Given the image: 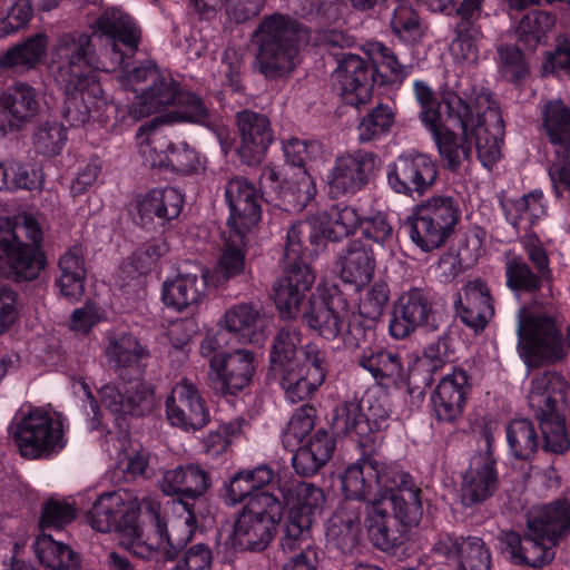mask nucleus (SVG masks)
<instances>
[{
	"label": "nucleus",
	"mask_w": 570,
	"mask_h": 570,
	"mask_svg": "<svg viewBox=\"0 0 570 570\" xmlns=\"http://www.w3.org/2000/svg\"><path fill=\"white\" fill-rule=\"evenodd\" d=\"M92 32L62 35L53 50L55 79L65 94L62 118L70 127L92 121L120 132L141 117L174 106L181 122L202 126L214 134L225 155L232 150L230 132L220 115L210 110L196 94L184 90L170 75L148 62L127 70V82L138 105H119L104 88L100 72L127 69V55L135 53L141 39L136 20L117 8L104 10L91 26Z\"/></svg>",
	"instance_id": "f257e3e1"
},
{
	"label": "nucleus",
	"mask_w": 570,
	"mask_h": 570,
	"mask_svg": "<svg viewBox=\"0 0 570 570\" xmlns=\"http://www.w3.org/2000/svg\"><path fill=\"white\" fill-rule=\"evenodd\" d=\"M358 449L361 456L341 476L343 501L361 502L372 544L395 552L422 519L421 489L410 473L379 462L365 448Z\"/></svg>",
	"instance_id": "f03ea898"
},
{
	"label": "nucleus",
	"mask_w": 570,
	"mask_h": 570,
	"mask_svg": "<svg viewBox=\"0 0 570 570\" xmlns=\"http://www.w3.org/2000/svg\"><path fill=\"white\" fill-rule=\"evenodd\" d=\"M413 90L420 106L419 118L432 135L443 167L456 171L462 161L470 158L472 145L485 168H492L501 159L504 122L495 115L493 131L489 129L483 114L474 112L472 106L461 96L456 80L453 86L446 81L435 91L423 80H414Z\"/></svg>",
	"instance_id": "7ed1b4c3"
},
{
	"label": "nucleus",
	"mask_w": 570,
	"mask_h": 570,
	"mask_svg": "<svg viewBox=\"0 0 570 570\" xmlns=\"http://www.w3.org/2000/svg\"><path fill=\"white\" fill-rule=\"evenodd\" d=\"M325 498L318 487L298 480H278V494H261L238 512L233 546L240 551H264L281 534L283 551H295L312 537V524Z\"/></svg>",
	"instance_id": "20e7f679"
},
{
	"label": "nucleus",
	"mask_w": 570,
	"mask_h": 570,
	"mask_svg": "<svg viewBox=\"0 0 570 570\" xmlns=\"http://www.w3.org/2000/svg\"><path fill=\"white\" fill-rule=\"evenodd\" d=\"M316 41L335 57L334 86L344 104L352 107L360 108L367 104L375 86H400L410 75V67L402 65L392 49L380 41L367 43V59L348 51L335 52L336 49L344 50L356 43L355 37L346 30H318Z\"/></svg>",
	"instance_id": "39448f33"
},
{
	"label": "nucleus",
	"mask_w": 570,
	"mask_h": 570,
	"mask_svg": "<svg viewBox=\"0 0 570 570\" xmlns=\"http://www.w3.org/2000/svg\"><path fill=\"white\" fill-rule=\"evenodd\" d=\"M297 325L281 327L271 345V368L279 374L285 399L298 403L308 399L324 383L328 372L326 351L315 343L302 345Z\"/></svg>",
	"instance_id": "423d86ee"
},
{
	"label": "nucleus",
	"mask_w": 570,
	"mask_h": 570,
	"mask_svg": "<svg viewBox=\"0 0 570 570\" xmlns=\"http://www.w3.org/2000/svg\"><path fill=\"white\" fill-rule=\"evenodd\" d=\"M569 533L570 488L529 517L523 535L512 530L505 532L502 550L514 564L541 568L552 561L554 547Z\"/></svg>",
	"instance_id": "0eeeda50"
},
{
	"label": "nucleus",
	"mask_w": 570,
	"mask_h": 570,
	"mask_svg": "<svg viewBox=\"0 0 570 570\" xmlns=\"http://www.w3.org/2000/svg\"><path fill=\"white\" fill-rule=\"evenodd\" d=\"M307 327L327 341L341 338L347 348H363L376 337L377 321L351 312L350 303L337 285L322 289L312 299L306 315Z\"/></svg>",
	"instance_id": "6e6552de"
},
{
	"label": "nucleus",
	"mask_w": 570,
	"mask_h": 570,
	"mask_svg": "<svg viewBox=\"0 0 570 570\" xmlns=\"http://www.w3.org/2000/svg\"><path fill=\"white\" fill-rule=\"evenodd\" d=\"M43 240L32 214L0 217V272L18 283L36 281L47 266Z\"/></svg>",
	"instance_id": "1a4fd4ad"
},
{
	"label": "nucleus",
	"mask_w": 570,
	"mask_h": 570,
	"mask_svg": "<svg viewBox=\"0 0 570 570\" xmlns=\"http://www.w3.org/2000/svg\"><path fill=\"white\" fill-rule=\"evenodd\" d=\"M302 23L288 14L265 16L253 33L256 47L255 66L268 80L283 78L296 66Z\"/></svg>",
	"instance_id": "9d476101"
},
{
	"label": "nucleus",
	"mask_w": 570,
	"mask_h": 570,
	"mask_svg": "<svg viewBox=\"0 0 570 570\" xmlns=\"http://www.w3.org/2000/svg\"><path fill=\"white\" fill-rule=\"evenodd\" d=\"M142 502L132 490L118 489L101 493L89 511L92 529L102 533L116 532L128 539L132 553L145 560L158 554V543L144 541L139 523Z\"/></svg>",
	"instance_id": "9b49d317"
},
{
	"label": "nucleus",
	"mask_w": 570,
	"mask_h": 570,
	"mask_svg": "<svg viewBox=\"0 0 570 570\" xmlns=\"http://www.w3.org/2000/svg\"><path fill=\"white\" fill-rule=\"evenodd\" d=\"M360 225V212L355 206L337 203L318 210L306 220L293 223L286 233L289 254L304 250L305 256L317 257L328 243H338L355 234Z\"/></svg>",
	"instance_id": "f8f14e48"
},
{
	"label": "nucleus",
	"mask_w": 570,
	"mask_h": 570,
	"mask_svg": "<svg viewBox=\"0 0 570 570\" xmlns=\"http://www.w3.org/2000/svg\"><path fill=\"white\" fill-rule=\"evenodd\" d=\"M85 410L90 416L89 429L105 431L101 406L109 411L121 428L119 420L127 416H145L156 407L154 386L140 379L108 383L98 390L99 402L90 393H87Z\"/></svg>",
	"instance_id": "ddd939ff"
},
{
	"label": "nucleus",
	"mask_w": 570,
	"mask_h": 570,
	"mask_svg": "<svg viewBox=\"0 0 570 570\" xmlns=\"http://www.w3.org/2000/svg\"><path fill=\"white\" fill-rule=\"evenodd\" d=\"M296 255L289 254V242L286 239L282 258L283 275L274 285V303L282 318H297L307 326L306 315L312 299L322 289H330L331 286L318 285L312 292L315 283V274L311 267L314 257L305 256L304 250H295Z\"/></svg>",
	"instance_id": "4468645a"
},
{
	"label": "nucleus",
	"mask_w": 570,
	"mask_h": 570,
	"mask_svg": "<svg viewBox=\"0 0 570 570\" xmlns=\"http://www.w3.org/2000/svg\"><path fill=\"white\" fill-rule=\"evenodd\" d=\"M390 400L383 393H367L358 403L345 402L334 410L332 426L337 435L355 439L357 448L375 453L379 432L389 426Z\"/></svg>",
	"instance_id": "2eb2a0df"
},
{
	"label": "nucleus",
	"mask_w": 570,
	"mask_h": 570,
	"mask_svg": "<svg viewBox=\"0 0 570 570\" xmlns=\"http://www.w3.org/2000/svg\"><path fill=\"white\" fill-rule=\"evenodd\" d=\"M443 316L439 293L428 285H413L394 301L389 334L395 340H404L416 331L436 332L443 323Z\"/></svg>",
	"instance_id": "dca6fc26"
},
{
	"label": "nucleus",
	"mask_w": 570,
	"mask_h": 570,
	"mask_svg": "<svg viewBox=\"0 0 570 570\" xmlns=\"http://www.w3.org/2000/svg\"><path fill=\"white\" fill-rule=\"evenodd\" d=\"M461 217V209L453 197L433 196L416 205L404 223L411 240L424 253L445 244Z\"/></svg>",
	"instance_id": "f3484780"
},
{
	"label": "nucleus",
	"mask_w": 570,
	"mask_h": 570,
	"mask_svg": "<svg viewBox=\"0 0 570 570\" xmlns=\"http://www.w3.org/2000/svg\"><path fill=\"white\" fill-rule=\"evenodd\" d=\"M159 118L144 122L136 132L141 153L151 168L189 176L205 169L204 157L187 142L167 141L159 132Z\"/></svg>",
	"instance_id": "a211bd4d"
},
{
	"label": "nucleus",
	"mask_w": 570,
	"mask_h": 570,
	"mask_svg": "<svg viewBox=\"0 0 570 570\" xmlns=\"http://www.w3.org/2000/svg\"><path fill=\"white\" fill-rule=\"evenodd\" d=\"M517 334L520 355L529 366L554 364L568 355L562 333L548 314L522 315Z\"/></svg>",
	"instance_id": "6ab92c4d"
},
{
	"label": "nucleus",
	"mask_w": 570,
	"mask_h": 570,
	"mask_svg": "<svg viewBox=\"0 0 570 570\" xmlns=\"http://www.w3.org/2000/svg\"><path fill=\"white\" fill-rule=\"evenodd\" d=\"M507 442L511 454L519 461H532L539 451L563 454L570 443L566 425L556 422L552 425L537 426L529 419H514L507 425Z\"/></svg>",
	"instance_id": "aec40b11"
},
{
	"label": "nucleus",
	"mask_w": 570,
	"mask_h": 570,
	"mask_svg": "<svg viewBox=\"0 0 570 570\" xmlns=\"http://www.w3.org/2000/svg\"><path fill=\"white\" fill-rule=\"evenodd\" d=\"M12 438L26 459L49 458L66 446L62 422L40 410L31 411L12 431Z\"/></svg>",
	"instance_id": "412c9836"
},
{
	"label": "nucleus",
	"mask_w": 570,
	"mask_h": 570,
	"mask_svg": "<svg viewBox=\"0 0 570 570\" xmlns=\"http://www.w3.org/2000/svg\"><path fill=\"white\" fill-rule=\"evenodd\" d=\"M147 510V517L157 535V543L164 544L167 560H176L183 549L191 541L197 529V518L194 504L184 500H177L175 511L179 515L165 519L160 514V507L149 501H141Z\"/></svg>",
	"instance_id": "4be33fe9"
},
{
	"label": "nucleus",
	"mask_w": 570,
	"mask_h": 570,
	"mask_svg": "<svg viewBox=\"0 0 570 570\" xmlns=\"http://www.w3.org/2000/svg\"><path fill=\"white\" fill-rule=\"evenodd\" d=\"M439 165L422 153H403L387 166L389 187L396 194L411 198L423 196L435 184Z\"/></svg>",
	"instance_id": "5701e85b"
},
{
	"label": "nucleus",
	"mask_w": 570,
	"mask_h": 570,
	"mask_svg": "<svg viewBox=\"0 0 570 570\" xmlns=\"http://www.w3.org/2000/svg\"><path fill=\"white\" fill-rule=\"evenodd\" d=\"M203 357L208 360V377L217 393L235 396L252 382L255 373L253 352L242 348L228 352L224 346Z\"/></svg>",
	"instance_id": "b1692460"
},
{
	"label": "nucleus",
	"mask_w": 570,
	"mask_h": 570,
	"mask_svg": "<svg viewBox=\"0 0 570 570\" xmlns=\"http://www.w3.org/2000/svg\"><path fill=\"white\" fill-rule=\"evenodd\" d=\"M185 204V194L166 186L153 188L136 199L135 223L147 232L164 234L178 220Z\"/></svg>",
	"instance_id": "393cba45"
},
{
	"label": "nucleus",
	"mask_w": 570,
	"mask_h": 570,
	"mask_svg": "<svg viewBox=\"0 0 570 570\" xmlns=\"http://www.w3.org/2000/svg\"><path fill=\"white\" fill-rule=\"evenodd\" d=\"M224 195L229 209V232L243 242L262 218L263 194L254 183L236 177L226 184Z\"/></svg>",
	"instance_id": "a878e982"
},
{
	"label": "nucleus",
	"mask_w": 570,
	"mask_h": 570,
	"mask_svg": "<svg viewBox=\"0 0 570 570\" xmlns=\"http://www.w3.org/2000/svg\"><path fill=\"white\" fill-rule=\"evenodd\" d=\"M168 423L184 432L202 430L210 421V412L199 390L187 379H183L165 400Z\"/></svg>",
	"instance_id": "bb28decb"
},
{
	"label": "nucleus",
	"mask_w": 570,
	"mask_h": 570,
	"mask_svg": "<svg viewBox=\"0 0 570 570\" xmlns=\"http://www.w3.org/2000/svg\"><path fill=\"white\" fill-rule=\"evenodd\" d=\"M472 391L471 375L460 366H452L430 393V407L438 422L455 424L463 415Z\"/></svg>",
	"instance_id": "cd10ccee"
},
{
	"label": "nucleus",
	"mask_w": 570,
	"mask_h": 570,
	"mask_svg": "<svg viewBox=\"0 0 570 570\" xmlns=\"http://www.w3.org/2000/svg\"><path fill=\"white\" fill-rule=\"evenodd\" d=\"M432 551L446 563L455 564L456 570H490L492 567L490 548L478 535L441 533Z\"/></svg>",
	"instance_id": "c85d7f7f"
},
{
	"label": "nucleus",
	"mask_w": 570,
	"mask_h": 570,
	"mask_svg": "<svg viewBox=\"0 0 570 570\" xmlns=\"http://www.w3.org/2000/svg\"><path fill=\"white\" fill-rule=\"evenodd\" d=\"M381 158L365 150H356L336 157L330 175V191L334 197L354 195L375 176Z\"/></svg>",
	"instance_id": "c756f323"
},
{
	"label": "nucleus",
	"mask_w": 570,
	"mask_h": 570,
	"mask_svg": "<svg viewBox=\"0 0 570 570\" xmlns=\"http://www.w3.org/2000/svg\"><path fill=\"white\" fill-rule=\"evenodd\" d=\"M239 141L236 154L242 165L255 167L262 164L274 141V131L267 116L243 109L235 116Z\"/></svg>",
	"instance_id": "7c9ffc66"
},
{
	"label": "nucleus",
	"mask_w": 570,
	"mask_h": 570,
	"mask_svg": "<svg viewBox=\"0 0 570 570\" xmlns=\"http://www.w3.org/2000/svg\"><path fill=\"white\" fill-rule=\"evenodd\" d=\"M500 488L498 458L489 452H474L462 475L461 501L465 508L482 504Z\"/></svg>",
	"instance_id": "2f4dec72"
},
{
	"label": "nucleus",
	"mask_w": 570,
	"mask_h": 570,
	"mask_svg": "<svg viewBox=\"0 0 570 570\" xmlns=\"http://www.w3.org/2000/svg\"><path fill=\"white\" fill-rule=\"evenodd\" d=\"M454 358V338L444 332L436 341L428 344L409 367L406 379L410 394L423 396L434 382V375Z\"/></svg>",
	"instance_id": "473e14b6"
},
{
	"label": "nucleus",
	"mask_w": 570,
	"mask_h": 570,
	"mask_svg": "<svg viewBox=\"0 0 570 570\" xmlns=\"http://www.w3.org/2000/svg\"><path fill=\"white\" fill-rule=\"evenodd\" d=\"M363 504L357 501H342L328 519L326 527L327 544L343 556H353L363 548Z\"/></svg>",
	"instance_id": "72a5a7b5"
},
{
	"label": "nucleus",
	"mask_w": 570,
	"mask_h": 570,
	"mask_svg": "<svg viewBox=\"0 0 570 570\" xmlns=\"http://www.w3.org/2000/svg\"><path fill=\"white\" fill-rule=\"evenodd\" d=\"M258 311L250 303L236 304L225 312L224 326L215 333H207L200 344V354L208 355L229 344L235 338L238 342H250L255 333Z\"/></svg>",
	"instance_id": "f704fd0d"
},
{
	"label": "nucleus",
	"mask_w": 570,
	"mask_h": 570,
	"mask_svg": "<svg viewBox=\"0 0 570 570\" xmlns=\"http://www.w3.org/2000/svg\"><path fill=\"white\" fill-rule=\"evenodd\" d=\"M198 272L178 273L174 279L164 282L161 301L166 307L188 314L197 311L209 283V271L198 268Z\"/></svg>",
	"instance_id": "c9c22d12"
},
{
	"label": "nucleus",
	"mask_w": 570,
	"mask_h": 570,
	"mask_svg": "<svg viewBox=\"0 0 570 570\" xmlns=\"http://www.w3.org/2000/svg\"><path fill=\"white\" fill-rule=\"evenodd\" d=\"M261 185L271 187L287 212L303 210L317 193L315 180L308 170H299L281 181L278 173L267 168L262 173Z\"/></svg>",
	"instance_id": "e433bc0d"
},
{
	"label": "nucleus",
	"mask_w": 570,
	"mask_h": 570,
	"mask_svg": "<svg viewBox=\"0 0 570 570\" xmlns=\"http://www.w3.org/2000/svg\"><path fill=\"white\" fill-rule=\"evenodd\" d=\"M278 480L282 481L268 464H262L252 470H242L224 483L220 497L227 505L246 504L261 494H272L264 488L274 481L278 482Z\"/></svg>",
	"instance_id": "4c0bfd02"
},
{
	"label": "nucleus",
	"mask_w": 570,
	"mask_h": 570,
	"mask_svg": "<svg viewBox=\"0 0 570 570\" xmlns=\"http://www.w3.org/2000/svg\"><path fill=\"white\" fill-rule=\"evenodd\" d=\"M335 434L323 428L312 433L292 455L294 471L301 476H313L325 466L336 450Z\"/></svg>",
	"instance_id": "58836bf2"
},
{
	"label": "nucleus",
	"mask_w": 570,
	"mask_h": 570,
	"mask_svg": "<svg viewBox=\"0 0 570 570\" xmlns=\"http://www.w3.org/2000/svg\"><path fill=\"white\" fill-rule=\"evenodd\" d=\"M458 314L464 325L475 333L483 331L494 314L493 299L487 284L481 279L469 282L459 296Z\"/></svg>",
	"instance_id": "ea45409f"
},
{
	"label": "nucleus",
	"mask_w": 570,
	"mask_h": 570,
	"mask_svg": "<svg viewBox=\"0 0 570 570\" xmlns=\"http://www.w3.org/2000/svg\"><path fill=\"white\" fill-rule=\"evenodd\" d=\"M340 278L344 284L360 291L368 284L375 268V257L371 245L361 239L351 240L338 258Z\"/></svg>",
	"instance_id": "a19ab883"
},
{
	"label": "nucleus",
	"mask_w": 570,
	"mask_h": 570,
	"mask_svg": "<svg viewBox=\"0 0 570 570\" xmlns=\"http://www.w3.org/2000/svg\"><path fill=\"white\" fill-rule=\"evenodd\" d=\"M48 37L38 32L0 53V70L26 73L38 68L47 56Z\"/></svg>",
	"instance_id": "79ce46f5"
},
{
	"label": "nucleus",
	"mask_w": 570,
	"mask_h": 570,
	"mask_svg": "<svg viewBox=\"0 0 570 570\" xmlns=\"http://www.w3.org/2000/svg\"><path fill=\"white\" fill-rule=\"evenodd\" d=\"M38 109V92L29 83L16 82L0 96V111L9 119L11 128L29 121Z\"/></svg>",
	"instance_id": "37998d69"
},
{
	"label": "nucleus",
	"mask_w": 570,
	"mask_h": 570,
	"mask_svg": "<svg viewBox=\"0 0 570 570\" xmlns=\"http://www.w3.org/2000/svg\"><path fill=\"white\" fill-rule=\"evenodd\" d=\"M61 272L56 281L59 293L69 303L78 302L85 292L86 267L82 248L72 246L59 259Z\"/></svg>",
	"instance_id": "c03bdc74"
},
{
	"label": "nucleus",
	"mask_w": 570,
	"mask_h": 570,
	"mask_svg": "<svg viewBox=\"0 0 570 570\" xmlns=\"http://www.w3.org/2000/svg\"><path fill=\"white\" fill-rule=\"evenodd\" d=\"M540 119L541 129L553 147L570 148V107L561 98L542 104Z\"/></svg>",
	"instance_id": "a18cd8bd"
},
{
	"label": "nucleus",
	"mask_w": 570,
	"mask_h": 570,
	"mask_svg": "<svg viewBox=\"0 0 570 570\" xmlns=\"http://www.w3.org/2000/svg\"><path fill=\"white\" fill-rule=\"evenodd\" d=\"M106 355L117 371L130 370L137 376L142 374L141 362L147 351L138 338L128 332H117L109 336Z\"/></svg>",
	"instance_id": "49530a36"
},
{
	"label": "nucleus",
	"mask_w": 570,
	"mask_h": 570,
	"mask_svg": "<svg viewBox=\"0 0 570 570\" xmlns=\"http://www.w3.org/2000/svg\"><path fill=\"white\" fill-rule=\"evenodd\" d=\"M505 286L515 295H534L548 281L543 279L521 256H513L505 262Z\"/></svg>",
	"instance_id": "de8ad7c7"
},
{
	"label": "nucleus",
	"mask_w": 570,
	"mask_h": 570,
	"mask_svg": "<svg viewBox=\"0 0 570 570\" xmlns=\"http://www.w3.org/2000/svg\"><path fill=\"white\" fill-rule=\"evenodd\" d=\"M247 236L240 242L235 235L229 232V237L225 242L223 253L214 267L212 278L216 286L223 285L225 282L235 278L245 271V246Z\"/></svg>",
	"instance_id": "09e8293b"
},
{
	"label": "nucleus",
	"mask_w": 570,
	"mask_h": 570,
	"mask_svg": "<svg viewBox=\"0 0 570 570\" xmlns=\"http://www.w3.org/2000/svg\"><path fill=\"white\" fill-rule=\"evenodd\" d=\"M315 417L316 409L311 404H304L294 412L281 434V442L286 451L294 453L312 435Z\"/></svg>",
	"instance_id": "8fccbe9b"
},
{
	"label": "nucleus",
	"mask_w": 570,
	"mask_h": 570,
	"mask_svg": "<svg viewBox=\"0 0 570 570\" xmlns=\"http://www.w3.org/2000/svg\"><path fill=\"white\" fill-rule=\"evenodd\" d=\"M36 553L40 563L52 570L70 569L78 564V556L69 546L45 533L37 539Z\"/></svg>",
	"instance_id": "3c124183"
},
{
	"label": "nucleus",
	"mask_w": 570,
	"mask_h": 570,
	"mask_svg": "<svg viewBox=\"0 0 570 570\" xmlns=\"http://www.w3.org/2000/svg\"><path fill=\"white\" fill-rule=\"evenodd\" d=\"M498 56L501 78L515 87L523 86L530 77V65L523 51L513 45H502Z\"/></svg>",
	"instance_id": "603ef678"
},
{
	"label": "nucleus",
	"mask_w": 570,
	"mask_h": 570,
	"mask_svg": "<svg viewBox=\"0 0 570 570\" xmlns=\"http://www.w3.org/2000/svg\"><path fill=\"white\" fill-rule=\"evenodd\" d=\"M395 121V114L387 104L380 102L372 108L357 126L358 140L363 144L386 137Z\"/></svg>",
	"instance_id": "864d4df0"
},
{
	"label": "nucleus",
	"mask_w": 570,
	"mask_h": 570,
	"mask_svg": "<svg viewBox=\"0 0 570 570\" xmlns=\"http://www.w3.org/2000/svg\"><path fill=\"white\" fill-rule=\"evenodd\" d=\"M391 29L401 42L410 46L420 42L424 35L419 13L405 3H400L394 9Z\"/></svg>",
	"instance_id": "5fc2aeb1"
},
{
	"label": "nucleus",
	"mask_w": 570,
	"mask_h": 570,
	"mask_svg": "<svg viewBox=\"0 0 570 570\" xmlns=\"http://www.w3.org/2000/svg\"><path fill=\"white\" fill-rule=\"evenodd\" d=\"M357 229L366 240L376 244L382 249H392L395 235L387 214L379 210L364 216L360 213Z\"/></svg>",
	"instance_id": "6e6d98bb"
},
{
	"label": "nucleus",
	"mask_w": 570,
	"mask_h": 570,
	"mask_svg": "<svg viewBox=\"0 0 570 570\" xmlns=\"http://www.w3.org/2000/svg\"><path fill=\"white\" fill-rule=\"evenodd\" d=\"M553 26L552 17L542 11H532L522 17L518 26V38L529 49H535L542 43L550 28Z\"/></svg>",
	"instance_id": "4d7b16f0"
},
{
	"label": "nucleus",
	"mask_w": 570,
	"mask_h": 570,
	"mask_svg": "<svg viewBox=\"0 0 570 570\" xmlns=\"http://www.w3.org/2000/svg\"><path fill=\"white\" fill-rule=\"evenodd\" d=\"M303 10L309 19L325 24L346 22L348 4L343 0H303Z\"/></svg>",
	"instance_id": "13d9d810"
},
{
	"label": "nucleus",
	"mask_w": 570,
	"mask_h": 570,
	"mask_svg": "<svg viewBox=\"0 0 570 570\" xmlns=\"http://www.w3.org/2000/svg\"><path fill=\"white\" fill-rule=\"evenodd\" d=\"M245 423L244 419L237 417L219 425L217 430L209 431L203 440L204 452L213 459L224 454L233 440L242 434Z\"/></svg>",
	"instance_id": "bf43d9fd"
},
{
	"label": "nucleus",
	"mask_w": 570,
	"mask_h": 570,
	"mask_svg": "<svg viewBox=\"0 0 570 570\" xmlns=\"http://www.w3.org/2000/svg\"><path fill=\"white\" fill-rule=\"evenodd\" d=\"M67 141V130L57 121H45L33 134V146L38 154L53 157L62 150Z\"/></svg>",
	"instance_id": "052dcab7"
},
{
	"label": "nucleus",
	"mask_w": 570,
	"mask_h": 570,
	"mask_svg": "<svg viewBox=\"0 0 570 570\" xmlns=\"http://www.w3.org/2000/svg\"><path fill=\"white\" fill-rule=\"evenodd\" d=\"M479 32L474 22H458L455 27V38L450 46L452 55L462 61L469 63L475 62L479 57Z\"/></svg>",
	"instance_id": "680f3d73"
},
{
	"label": "nucleus",
	"mask_w": 570,
	"mask_h": 570,
	"mask_svg": "<svg viewBox=\"0 0 570 570\" xmlns=\"http://www.w3.org/2000/svg\"><path fill=\"white\" fill-rule=\"evenodd\" d=\"M541 72L544 77L570 78V38L559 37L553 50L543 53Z\"/></svg>",
	"instance_id": "e2e57ef3"
},
{
	"label": "nucleus",
	"mask_w": 570,
	"mask_h": 570,
	"mask_svg": "<svg viewBox=\"0 0 570 570\" xmlns=\"http://www.w3.org/2000/svg\"><path fill=\"white\" fill-rule=\"evenodd\" d=\"M76 517L77 509L72 503L50 499L42 507L39 527L41 531H59L71 523Z\"/></svg>",
	"instance_id": "0e129e2a"
},
{
	"label": "nucleus",
	"mask_w": 570,
	"mask_h": 570,
	"mask_svg": "<svg viewBox=\"0 0 570 570\" xmlns=\"http://www.w3.org/2000/svg\"><path fill=\"white\" fill-rule=\"evenodd\" d=\"M391 298L389 284L383 281H374L360 297L357 312L379 321L383 315Z\"/></svg>",
	"instance_id": "69168bd1"
},
{
	"label": "nucleus",
	"mask_w": 570,
	"mask_h": 570,
	"mask_svg": "<svg viewBox=\"0 0 570 570\" xmlns=\"http://www.w3.org/2000/svg\"><path fill=\"white\" fill-rule=\"evenodd\" d=\"M168 250L169 245L164 238H151L136 248L131 255V265L139 274H147L157 267Z\"/></svg>",
	"instance_id": "338daca9"
},
{
	"label": "nucleus",
	"mask_w": 570,
	"mask_h": 570,
	"mask_svg": "<svg viewBox=\"0 0 570 570\" xmlns=\"http://www.w3.org/2000/svg\"><path fill=\"white\" fill-rule=\"evenodd\" d=\"M552 191L557 199H562L570 191V148L556 149V159L548 166Z\"/></svg>",
	"instance_id": "774afa93"
}]
</instances>
